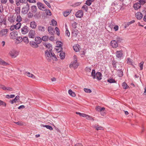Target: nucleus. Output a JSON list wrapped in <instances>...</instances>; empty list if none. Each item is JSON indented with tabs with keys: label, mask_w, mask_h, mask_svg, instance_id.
<instances>
[{
	"label": "nucleus",
	"mask_w": 146,
	"mask_h": 146,
	"mask_svg": "<svg viewBox=\"0 0 146 146\" xmlns=\"http://www.w3.org/2000/svg\"><path fill=\"white\" fill-rule=\"evenodd\" d=\"M15 26V29H19L21 27V23H17L16 24L14 25Z\"/></svg>",
	"instance_id": "2f4dec72"
},
{
	"label": "nucleus",
	"mask_w": 146,
	"mask_h": 146,
	"mask_svg": "<svg viewBox=\"0 0 146 146\" xmlns=\"http://www.w3.org/2000/svg\"><path fill=\"white\" fill-rule=\"evenodd\" d=\"M10 55L13 58H15L18 54V52L15 50H11L9 52Z\"/></svg>",
	"instance_id": "6e6552de"
},
{
	"label": "nucleus",
	"mask_w": 146,
	"mask_h": 146,
	"mask_svg": "<svg viewBox=\"0 0 146 146\" xmlns=\"http://www.w3.org/2000/svg\"><path fill=\"white\" fill-rule=\"evenodd\" d=\"M57 22L54 19H52L51 21V23L50 24V25H52L53 26H56L57 25Z\"/></svg>",
	"instance_id": "a18cd8bd"
},
{
	"label": "nucleus",
	"mask_w": 146,
	"mask_h": 146,
	"mask_svg": "<svg viewBox=\"0 0 146 146\" xmlns=\"http://www.w3.org/2000/svg\"><path fill=\"white\" fill-rule=\"evenodd\" d=\"M135 22V20H133L130 22L127 23L125 24L124 27L125 28H126L127 27H128L131 24Z\"/></svg>",
	"instance_id": "cd10ccee"
},
{
	"label": "nucleus",
	"mask_w": 146,
	"mask_h": 146,
	"mask_svg": "<svg viewBox=\"0 0 146 146\" xmlns=\"http://www.w3.org/2000/svg\"><path fill=\"white\" fill-rule=\"evenodd\" d=\"M49 37L47 36H42L41 38L42 40L44 41H47Z\"/></svg>",
	"instance_id": "58836bf2"
},
{
	"label": "nucleus",
	"mask_w": 146,
	"mask_h": 146,
	"mask_svg": "<svg viewBox=\"0 0 146 146\" xmlns=\"http://www.w3.org/2000/svg\"><path fill=\"white\" fill-rule=\"evenodd\" d=\"M31 11L33 13H35L37 11V8L36 6L33 5L31 7Z\"/></svg>",
	"instance_id": "72a5a7b5"
},
{
	"label": "nucleus",
	"mask_w": 146,
	"mask_h": 146,
	"mask_svg": "<svg viewBox=\"0 0 146 146\" xmlns=\"http://www.w3.org/2000/svg\"><path fill=\"white\" fill-rule=\"evenodd\" d=\"M115 56L116 57L119 59L123 58V55L122 50H117L115 53Z\"/></svg>",
	"instance_id": "f03ea898"
},
{
	"label": "nucleus",
	"mask_w": 146,
	"mask_h": 146,
	"mask_svg": "<svg viewBox=\"0 0 146 146\" xmlns=\"http://www.w3.org/2000/svg\"><path fill=\"white\" fill-rule=\"evenodd\" d=\"M68 93L69 95L73 97H74L76 94L74 92H73L71 89H69L68 91Z\"/></svg>",
	"instance_id": "7c9ffc66"
},
{
	"label": "nucleus",
	"mask_w": 146,
	"mask_h": 146,
	"mask_svg": "<svg viewBox=\"0 0 146 146\" xmlns=\"http://www.w3.org/2000/svg\"><path fill=\"white\" fill-rule=\"evenodd\" d=\"M91 76L93 79L96 78L98 80H100L102 79V74L99 72L95 73V70L93 69L91 72Z\"/></svg>",
	"instance_id": "f257e3e1"
},
{
	"label": "nucleus",
	"mask_w": 146,
	"mask_h": 146,
	"mask_svg": "<svg viewBox=\"0 0 146 146\" xmlns=\"http://www.w3.org/2000/svg\"><path fill=\"white\" fill-rule=\"evenodd\" d=\"M111 47L113 48H116L118 46V43L117 41L114 40H111L110 42Z\"/></svg>",
	"instance_id": "0eeeda50"
},
{
	"label": "nucleus",
	"mask_w": 146,
	"mask_h": 146,
	"mask_svg": "<svg viewBox=\"0 0 146 146\" xmlns=\"http://www.w3.org/2000/svg\"><path fill=\"white\" fill-rule=\"evenodd\" d=\"M6 18L3 17L1 15H0V27L3 24L5 25L6 24Z\"/></svg>",
	"instance_id": "9d476101"
},
{
	"label": "nucleus",
	"mask_w": 146,
	"mask_h": 146,
	"mask_svg": "<svg viewBox=\"0 0 146 146\" xmlns=\"http://www.w3.org/2000/svg\"><path fill=\"white\" fill-rule=\"evenodd\" d=\"M35 41L37 44H40L42 41V39L40 37L37 36L35 37Z\"/></svg>",
	"instance_id": "5701e85b"
},
{
	"label": "nucleus",
	"mask_w": 146,
	"mask_h": 146,
	"mask_svg": "<svg viewBox=\"0 0 146 146\" xmlns=\"http://www.w3.org/2000/svg\"><path fill=\"white\" fill-rule=\"evenodd\" d=\"M55 49L56 50L57 52H60L62 50H60L59 48V47L58 46H56Z\"/></svg>",
	"instance_id": "69168bd1"
},
{
	"label": "nucleus",
	"mask_w": 146,
	"mask_h": 146,
	"mask_svg": "<svg viewBox=\"0 0 146 146\" xmlns=\"http://www.w3.org/2000/svg\"><path fill=\"white\" fill-rule=\"evenodd\" d=\"M6 87L4 85H0V88H1L3 90H6Z\"/></svg>",
	"instance_id": "0e129e2a"
},
{
	"label": "nucleus",
	"mask_w": 146,
	"mask_h": 146,
	"mask_svg": "<svg viewBox=\"0 0 146 146\" xmlns=\"http://www.w3.org/2000/svg\"><path fill=\"white\" fill-rule=\"evenodd\" d=\"M81 4V3L78 2H76L74 4V6H78L80 5Z\"/></svg>",
	"instance_id": "774afa93"
},
{
	"label": "nucleus",
	"mask_w": 146,
	"mask_h": 146,
	"mask_svg": "<svg viewBox=\"0 0 146 146\" xmlns=\"http://www.w3.org/2000/svg\"><path fill=\"white\" fill-rule=\"evenodd\" d=\"M57 46H58L59 47V48L60 50H62V43L60 41L58 42L57 43Z\"/></svg>",
	"instance_id": "f704fd0d"
},
{
	"label": "nucleus",
	"mask_w": 146,
	"mask_h": 146,
	"mask_svg": "<svg viewBox=\"0 0 146 146\" xmlns=\"http://www.w3.org/2000/svg\"><path fill=\"white\" fill-rule=\"evenodd\" d=\"M29 44L33 48H36L38 46V44L35 42L33 41H30L29 42Z\"/></svg>",
	"instance_id": "2eb2a0df"
},
{
	"label": "nucleus",
	"mask_w": 146,
	"mask_h": 146,
	"mask_svg": "<svg viewBox=\"0 0 146 146\" xmlns=\"http://www.w3.org/2000/svg\"><path fill=\"white\" fill-rule=\"evenodd\" d=\"M44 45L46 48L49 49L48 50L52 51V45L50 43H45L44 44Z\"/></svg>",
	"instance_id": "6ab92c4d"
},
{
	"label": "nucleus",
	"mask_w": 146,
	"mask_h": 146,
	"mask_svg": "<svg viewBox=\"0 0 146 146\" xmlns=\"http://www.w3.org/2000/svg\"><path fill=\"white\" fill-rule=\"evenodd\" d=\"M33 16V14L31 12H29L28 14V16L29 18H31Z\"/></svg>",
	"instance_id": "338daca9"
},
{
	"label": "nucleus",
	"mask_w": 146,
	"mask_h": 146,
	"mask_svg": "<svg viewBox=\"0 0 146 146\" xmlns=\"http://www.w3.org/2000/svg\"><path fill=\"white\" fill-rule=\"evenodd\" d=\"M95 127L97 130L103 129V128L102 127L100 126H99V125L95 126Z\"/></svg>",
	"instance_id": "603ef678"
},
{
	"label": "nucleus",
	"mask_w": 146,
	"mask_h": 146,
	"mask_svg": "<svg viewBox=\"0 0 146 146\" xmlns=\"http://www.w3.org/2000/svg\"><path fill=\"white\" fill-rule=\"evenodd\" d=\"M73 47L74 50L76 52H79L80 49V46L78 44L74 45Z\"/></svg>",
	"instance_id": "4468645a"
},
{
	"label": "nucleus",
	"mask_w": 146,
	"mask_h": 146,
	"mask_svg": "<svg viewBox=\"0 0 146 146\" xmlns=\"http://www.w3.org/2000/svg\"><path fill=\"white\" fill-rule=\"evenodd\" d=\"M92 2L90 0H87L86 2V4L88 6H89L91 5V3Z\"/></svg>",
	"instance_id": "5fc2aeb1"
},
{
	"label": "nucleus",
	"mask_w": 146,
	"mask_h": 146,
	"mask_svg": "<svg viewBox=\"0 0 146 146\" xmlns=\"http://www.w3.org/2000/svg\"><path fill=\"white\" fill-rule=\"evenodd\" d=\"M35 35V31L33 30H31L30 31L29 36L30 38H34Z\"/></svg>",
	"instance_id": "ddd939ff"
},
{
	"label": "nucleus",
	"mask_w": 146,
	"mask_h": 146,
	"mask_svg": "<svg viewBox=\"0 0 146 146\" xmlns=\"http://www.w3.org/2000/svg\"><path fill=\"white\" fill-rule=\"evenodd\" d=\"M0 64L3 65L4 66H6L8 64L3 61L2 59L0 58Z\"/></svg>",
	"instance_id": "4c0bfd02"
},
{
	"label": "nucleus",
	"mask_w": 146,
	"mask_h": 146,
	"mask_svg": "<svg viewBox=\"0 0 146 146\" xmlns=\"http://www.w3.org/2000/svg\"><path fill=\"white\" fill-rule=\"evenodd\" d=\"M44 2L49 8H50L51 7L50 4L49 2L44 0Z\"/></svg>",
	"instance_id": "4d7b16f0"
},
{
	"label": "nucleus",
	"mask_w": 146,
	"mask_h": 146,
	"mask_svg": "<svg viewBox=\"0 0 146 146\" xmlns=\"http://www.w3.org/2000/svg\"><path fill=\"white\" fill-rule=\"evenodd\" d=\"M65 35L66 36H67L68 37L70 35V32L68 30V29H66V30L65 31Z\"/></svg>",
	"instance_id": "bf43d9fd"
},
{
	"label": "nucleus",
	"mask_w": 146,
	"mask_h": 146,
	"mask_svg": "<svg viewBox=\"0 0 146 146\" xmlns=\"http://www.w3.org/2000/svg\"><path fill=\"white\" fill-rule=\"evenodd\" d=\"M52 51L46 50L45 52V56L47 60L49 61L51 60V52Z\"/></svg>",
	"instance_id": "7ed1b4c3"
},
{
	"label": "nucleus",
	"mask_w": 146,
	"mask_h": 146,
	"mask_svg": "<svg viewBox=\"0 0 146 146\" xmlns=\"http://www.w3.org/2000/svg\"><path fill=\"white\" fill-rule=\"evenodd\" d=\"M19 96H17L15 97V98L14 99L12 100H11L10 101V102L11 104H13L14 103L16 102V101L19 100Z\"/></svg>",
	"instance_id": "a878e982"
},
{
	"label": "nucleus",
	"mask_w": 146,
	"mask_h": 146,
	"mask_svg": "<svg viewBox=\"0 0 146 146\" xmlns=\"http://www.w3.org/2000/svg\"><path fill=\"white\" fill-rule=\"evenodd\" d=\"M22 21V18L20 15H18L17 17L16 21L19 23H20Z\"/></svg>",
	"instance_id": "de8ad7c7"
},
{
	"label": "nucleus",
	"mask_w": 146,
	"mask_h": 146,
	"mask_svg": "<svg viewBox=\"0 0 146 146\" xmlns=\"http://www.w3.org/2000/svg\"><path fill=\"white\" fill-rule=\"evenodd\" d=\"M114 38L115 39V40L117 41L118 43L121 42L123 40L122 38L117 36H115Z\"/></svg>",
	"instance_id": "aec40b11"
},
{
	"label": "nucleus",
	"mask_w": 146,
	"mask_h": 146,
	"mask_svg": "<svg viewBox=\"0 0 146 146\" xmlns=\"http://www.w3.org/2000/svg\"><path fill=\"white\" fill-rule=\"evenodd\" d=\"M83 9L85 10L86 11H87L88 9V7L86 5H84L83 6Z\"/></svg>",
	"instance_id": "e2e57ef3"
},
{
	"label": "nucleus",
	"mask_w": 146,
	"mask_h": 146,
	"mask_svg": "<svg viewBox=\"0 0 146 146\" xmlns=\"http://www.w3.org/2000/svg\"><path fill=\"white\" fill-rule=\"evenodd\" d=\"M6 106V103L3 101L0 100V106L5 107Z\"/></svg>",
	"instance_id": "49530a36"
},
{
	"label": "nucleus",
	"mask_w": 146,
	"mask_h": 146,
	"mask_svg": "<svg viewBox=\"0 0 146 146\" xmlns=\"http://www.w3.org/2000/svg\"><path fill=\"white\" fill-rule=\"evenodd\" d=\"M79 64L77 63V60H75L73 62H72L70 64L69 67L70 68L73 67L75 69L78 66Z\"/></svg>",
	"instance_id": "9b49d317"
},
{
	"label": "nucleus",
	"mask_w": 146,
	"mask_h": 146,
	"mask_svg": "<svg viewBox=\"0 0 146 146\" xmlns=\"http://www.w3.org/2000/svg\"><path fill=\"white\" fill-rule=\"evenodd\" d=\"M51 58L52 57V59L54 60H56L57 59L56 58V57L55 55V54H54V53L52 52V51L51 52Z\"/></svg>",
	"instance_id": "e433bc0d"
},
{
	"label": "nucleus",
	"mask_w": 146,
	"mask_h": 146,
	"mask_svg": "<svg viewBox=\"0 0 146 146\" xmlns=\"http://www.w3.org/2000/svg\"><path fill=\"white\" fill-rule=\"evenodd\" d=\"M77 18H81L82 16V11H78L75 14Z\"/></svg>",
	"instance_id": "dca6fc26"
},
{
	"label": "nucleus",
	"mask_w": 146,
	"mask_h": 146,
	"mask_svg": "<svg viewBox=\"0 0 146 146\" xmlns=\"http://www.w3.org/2000/svg\"><path fill=\"white\" fill-rule=\"evenodd\" d=\"M25 74L29 77L31 78H35V76L33 74L29 72H26L25 73Z\"/></svg>",
	"instance_id": "412c9836"
},
{
	"label": "nucleus",
	"mask_w": 146,
	"mask_h": 146,
	"mask_svg": "<svg viewBox=\"0 0 146 146\" xmlns=\"http://www.w3.org/2000/svg\"><path fill=\"white\" fill-rule=\"evenodd\" d=\"M70 12L71 11H66L63 12V15L64 17H66L70 14Z\"/></svg>",
	"instance_id": "ea45409f"
},
{
	"label": "nucleus",
	"mask_w": 146,
	"mask_h": 146,
	"mask_svg": "<svg viewBox=\"0 0 146 146\" xmlns=\"http://www.w3.org/2000/svg\"><path fill=\"white\" fill-rule=\"evenodd\" d=\"M3 12V6L2 5H0V13H2Z\"/></svg>",
	"instance_id": "680f3d73"
},
{
	"label": "nucleus",
	"mask_w": 146,
	"mask_h": 146,
	"mask_svg": "<svg viewBox=\"0 0 146 146\" xmlns=\"http://www.w3.org/2000/svg\"><path fill=\"white\" fill-rule=\"evenodd\" d=\"M38 29L40 31L44 32L45 31V28L42 26H39Z\"/></svg>",
	"instance_id": "79ce46f5"
},
{
	"label": "nucleus",
	"mask_w": 146,
	"mask_h": 146,
	"mask_svg": "<svg viewBox=\"0 0 146 146\" xmlns=\"http://www.w3.org/2000/svg\"><path fill=\"white\" fill-rule=\"evenodd\" d=\"M8 30L7 29H3L0 31V37H6L8 32Z\"/></svg>",
	"instance_id": "423d86ee"
},
{
	"label": "nucleus",
	"mask_w": 146,
	"mask_h": 146,
	"mask_svg": "<svg viewBox=\"0 0 146 146\" xmlns=\"http://www.w3.org/2000/svg\"><path fill=\"white\" fill-rule=\"evenodd\" d=\"M83 117H85L86 118L89 120H94L93 119L92 117L90 116L89 115H86L85 114L83 113Z\"/></svg>",
	"instance_id": "393cba45"
},
{
	"label": "nucleus",
	"mask_w": 146,
	"mask_h": 146,
	"mask_svg": "<svg viewBox=\"0 0 146 146\" xmlns=\"http://www.w3.org/2000/svg\"><path fill=\"white\" fill-rule=\"evenodd\" d=\"M23 41L26 44H28L29 42L28 38L26 36L23 37Z\"/></svg>",
	"instance_id": "c756f323"
},
{
	"label": "nucleus",
	"mask_w": 146,
	"mask_h": 146,
	"mask_svg": "<svg viewBox=\"0 0 146 146\" xmlns=\"http://www.w3.org/2000/svg\"><path fill=\"white\" fill-rule=\"evenodd\" d=\"M45 11V13L47 15L49 16H51V13L49 10L46 9V10Z\"/></svg>",
	"instance_id": "c03bdc74"
},
{
	"label": "nucleus",
	"mask_w": 146,
	"mask_h": 146,
	"mask_svg": "<svg viewBox=\"0 0 146 146\" xmlns=\"http://www.w3.org/2000/svg\"><path fill=\"white\" fill-rule=\"evenodd\" d=\"M16 38L15 42L17 44L20 43L23 41V38L21 36H17Z\"/></svg>",
	"instance_id": "f3484780"
},
{
	"label": "nucleus",
	"mask_w": 146,
	"mask_h": 146,
	"mask_svg": "<svg viewBox=\"0 0 146 146\" xmlns=\"http://www.w3.org/2000/svg\"><path fill=\"white\" fill-rule=\"evenodd\" d=\"M48 31L51 35H53L54 31H53V28L50 26L48 27Z\"/></svg>",
	"instance_id": "b1692460"
},
{
	"label": "nucleus",
	"mask_w": 146,
	"mask_h": 146,
	"mask_svg": "<svg viewBox=\"0 0 146 146\" xmlns=\"http://www.w3.org/2000/svg\"><path fill=\"white\" fill-rule=\"evenodd\" d=\"M60 56L61 59H63L65 58V54L64 52H60Z\"/></svg>",
	"instance_id": "c85d7f7f"
},
{
	"label": "nucleus",
	"mask_w": 146,
	"mask_h": 146,
	"mask_svg": "<svg viewBox=\"0 0 146 146\" xmlns=\"http://www.w3.org/2000/svg\"><path fill=\"white\" fill-rule=\"evenodd\" d=\"M127 63L128 64H130L132 65V60L129 58H128Z\"/></svg>",
	"instance_id": "13d9d810"
},
{
	"label": "nucleus",
	"mask_w": 146,
	"mask_h": 146,
	"mask_svg": "<svg viewBox=\"0 0 146 146\" xmlns=\"http://www.w3.org/2000/svg\"><path fill=\"white\" fill-rule=\"evenodd\" d=\"M30 27L33 29H34L36 28V24L34 21H31L30 23Z\"/></svg>",
	"instance_id": "4be33fe9"
},
{
	"label": "nucleus",
	"mask_w": 146,
	"mask_h": 146,
	"mask_svg": "<svg viewBox=\"0 0 146 146\" xmlns=\"http://www.w3.org/2000/svg\"><path fill=\"white\" fill-rule=\"evenodd\" d=\"M141 6V5L139 3H137L134 4L133 6L135 10H137L139 9Z\"/></svg>",
	"instance_id": "bb28decb"
},
{
	"label": "nucleus",
	"mask_w": 146,
	"mask_h": 146,
	"mask_svg": "<svg viewBox=\"0 0 146 146\" xmlns=\"http://www.w3.org/2000/svg\"><path fill=\"white\" fill-rule=\"evenodd\" d=\"M15 97V95L13 94H11V95H7L6 96V98H13Z\"/></svg>",
	"instance_id": "3c124183"
},
{
	"label": "nucleus",
	"mask_w": 146,
	"mask_h": 146,
	"mask_svg": "<svg viewBox=\"0 0 146 146\" xmlns=\"http://www.w3.org/2000/svg\"><path fill=\"white\" fill-rule=\"evenodd\" d=\"M16 5L18 6L21 3H23L24 1L23 0H15Z\"/></svg>",
	"instance_id": "c9c22d12"
},
{
	"label": "nucleus",
	"mask_w": 146,
	"mask_h": 146,
	"mask_svg": "<svg viewBox=\"0 0 146 146\" xmlns=\"http://www.w3.org/2000/svg\"><path fill=\"white\" fill-rule=\"evenodd\" d=\"M29 6L28 3H27L22 8V12L24 14L27 13L29 10Z\"/></svg>",
	"instance_id": "20e7f679"
},
{
	"label": "nucleus",
	"mask_w": 146,
	"mask_h": 146,
	"mask_svg": "<svg viewBox=\"0 0 146 146\" xmlns=\"http://www.w3.org/2000/svg\"><path fill=\"white\" fill-rule=\"evenodd\" d=\"M118 75L119 77H122L123 75V71L121 69L118 70Z\"/></svg>",
	"instance_id": "37998d69"
},
{
	"label": "nucleus",
	"mask_w": 146,
	"mask_h": 146,
	"mask_svg": "<svg viewBox=\"0 0 146 146\" xmlns=\"http://www.w3.org/2000/svg\"><path fill=\"white\" fill-rule=\"evenodd\" d=\"M143 64L144 62L143 61L141 62L139 64V66L140 67V70H142L143 69Z\"/></svg>",
	"instance_id": "864d4df0"
},
{
	"label": "nucleus",
	"mask_w": 146,
	"mask_h": 146,
	"mask_svg": "<svg viewBox=\"0 0 146 146\" xmlns=\"http://www.w3.org/2000/svg\"><path fill=\"white\" fill-rule=\"evenodd\" d=\"M37 7L40 9L44 11L46 10V7L43 4L40 2H38L37 3Z\"/></svg>",
	"instance_id": "f8f14e48"
},
{
	"label": "nucleus",
	"mask_w": 146,
	"mask_h": 146,
	"mask_svg": "<svg viewBox=\"0 0 146 146\" xmlns=\"http://www.w3.org/2000/svg\"><path fill=\"white\" fill-rule=\"evenodd\" d=\"M18 35L17 32L16 31H14L11 32L10 34V36L11 39H15Z\"/></svg>",
	"instance_id": "39448f33"
},
{
	"label": "nucleus",
	"mask_w": 146,
	"mask_h": 146,
	"mask_svg": "<svg viewBox=\"0 0 146 146\" xmlns=\"http://www.w3.org/2000/svg\"><path fill=\"white\" fill-rule=\"evenodd\" d=\"M122 86L124 89H126L127 88L128 86L127 84L125 82H123L122 84Z\"/></svg>",
	"instance_id": "8fccbe9b"
},
{
	"label": "nucleus",
	"mask_w": 146,
	"mask_h": 146,
	"mask_svg": "<svg viewBox=\"0 0 146 146\" xmlns=\"http://www.w3.org/2000/svg\"><path fill=\"white\" fill-rule=\"evenodd\" d=\"M136 18L138 19H140L143 17V15L142 13L140 12L137 13L135 14Z\"/></svg>",
	"instance_id": "a211bd4d"
},
{
	"label": "nucleus",
	"mask_w": 146,
	"mask_h": 146,
	"mask_svg": "<svg viewBox=\"0 0 146 146\" xmlns=\"http://www.w3.org/2000/svg\"><path fill=\"white\" fill-rule=\"evenodd\" d=\"M84 91L87 93H90L91 92V90L90 89L84 88Z\"/></svg>",
	"instance_id": "6e6d98bb"
},
{
	"label": "nucleus",
	"mask_w": 146,
	"mask_h": 146,
	"mask_svg": "<svg viewBox=\"0 0 146 146\" xmlns=\"http://www.w3.org/2000/svg\"><path fill=\"white\" fill-rule=\"evenodd\" d=\"M96 110L97 111H101L103 110H104L105 109V108L103 107L101 108V107L99 106H97L96 108Z\"/></svg>",
	"instance_id": "473e14b6"
},
{
	"label": "nucleus",
	"mask_w": 146,
	"mask_h": 146,
	"mask_svg": "<svg viewBox=\"0 0 146 146\" xmlns=\"http://www.w3.org/2000/svg\"><path fill=\"white\" fill-rule=\"evenodd\" d=\"M107 81L110 83H114L116 82L114 79L112 78L109 79Z\"/></svg>",
	"instance_id": "09e8293b"
},
{
	"label": "nucleus",
	"mask_w": 146,
	"mask_h": 146,
	"mask_svg": "<svg viewBox=\"0 0 146 146\" xmlns=\"http://www.w3.org/2000/svg\"><path fill=\"white\" fill-rule=\"evenodd\" d=\"M139 2L140 5L144 4L145 2V0H139Z\"/></svg>",
	"instance_id": "052dcab7"
},
{
	"label": "nucleus",
	"mask_w": 146,
	"mask_h": 146,
	"mask_svg": "<svg viewBox=\"0 0 146 146\" xmlns=\"http://www.w3.org/2000/svg\"><path fill=\"white\" fill-rule=\"evenodd\" d=\"M29 30V27L26 25L24 26L21 29V32L22 34L25 35L28 33Z\"/></svg>",
	"instance_id": "1a4fd4ad"
},
{
	"label": "nucleus",
	"mask_w": 146,
	"mask_h": 146,
	"mask_svg": "<svg viewBox=\"0 0 146 146\" xmlns=\"http://www.w3.org/2000/svg\"><path fill=\"white\" fill-rule=\"evenodd\" d=\"M42 126L44 127H46L47 129H48L50 130H52L53 129V128L52 126L47 125H42Z\"/></svg>",
	"instance_id": "a19ab883"
}]
</instances>
